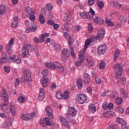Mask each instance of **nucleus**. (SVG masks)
<instances>
[{"label":"nucleus","mask_w":129,"mask_h":129,"mask_svg":"<svg viewBox=\"0 0 129 129\" xmlns=\"http://www.w3.org/2000/svg\"><path fill=\"white\" fill-rule=\"evenodd\" d=\"M38 28V25L37 24H34L31 27H29L25 29V32L26 33H31V32H36Z\"/></svg>","instance_id":"15"},{"label":"nucleus","mask_w":129,"mask_h":129,"mask_svg":"<svg viewBox=\"0 0 129 129\" xmlns=\"http://www.w3.org/2000/svg\"><path fill=\"white\" fill-rule=\"evenodd\" d=\"M108 105V103L107 102H105L102 103V108L104 110H107V105Z\"/></svg>","instance_id":"51"},{"label":"nucleus","mask_w":129,"mask_h":129,"mask_svg":"<svg viewBox=\"0 0 129 129\" xmlns=\"http://www.w3.org/2000/svg\"><path fill=\"white\" fill-rule=\"evenodd\" d=\"M80 16L83 19H88V20H93V17L92 15L89 14V13L86 12H83L81 13H80Z\"/></svg>","instance_id":"14"},{"label":"nucleus","mask_w":129,"mask_h":129,"mask_svg":"<svg viewBox=\"0 0 129 129\" xmlns=\"http://www.w3.org/2000/svg\"><path fill=\"white\" fill-rule=\"evenodd\" d=\"M83 81L85 83H89L90 82V76L88 74L85 73L84 74Z\"/></svg>","instance_id":"20"},{"label":"nucleus","mask_w":129,"mask_h":129,"mask_svg":"<svg viewBox=\"0 0 129 129\" xmlns=\"http://www.w3.org/2000/svg\"><path fill=\"white\" fill-rule=\"evenodd\" d=\"M113 93V98L116 99V97H118V92L117 91H114Z\"/></svg>","instance_id":"56"},{"label":"nucleus","mask_w":129,"mask_h":129,"mask_svg":"<svg viewBox=\"0 0 129 129\" xmlns=\"http://www.w3.org/2000/svg\"><path fill=\"white\" fill-rule=\"evenodd\" d=\"M68 43L69 44V46H72V44H73L74 42V39L70 37V38L68 39Z\"/></svg>","instance_id":"49"},{"label":"nucleus","mask_w":129,"mask_h":129,"mask_svg":"<svg viewBox=\"0 0 129 129\" xmlns=\"http://www.w3.org/2000/svg\"><path fill=\"white\" fill-rule=\"evenodd\" d=\"M18 25H19V18H18V16H15L13 18V21L12 23L11 27L13 28H17Z\"/></svg>","instance_id":"18"},{"label":"nucleus","mask_w":129,"mask_h":129,"mask_svg":"<svg viewBox=\"0 0 129 129\" xmlns=\"http://www.w3.org/2000/svg\"><path fill=\"white\" fill-rule=\"evenodd\" d=\"M43 76H47L49 74V71L48 70H43L41 73Z\"/></svg>","instance_id":"55"},{"label":"nucleus","mask_w":129,"mask_h":129,"mask_svg":"<svg viewBox=\"0 0 129 129\" xmlns=\"http://www.w3.org/2000/svg\"><path fill=\"white\" fill-rule=\"evenodd\" d=\"M98 55H103L107 51V46L106 44L99 45L97 49Z\"/></svg>","instance_id":"5"},{"label":"nucleus","mask_w":129,"mask_h":129,"mask_svg":"<svg viewBox=\"0 0 129 129\" xmlns=\"http://www.w3.org/2000/svg\"><path fill=\"white\" fill-rule=\"evenodd\" d=\"M95 80L97 84H101V79L98 77L95 78Z\"/></svg>","instance_id":"61"},{"label":"nucleus","mask_w":129,"mask_h":129,"mask_svg":"<svg viewBox=\"0 0 129 129\" xmlns=\"http://www.w3.org/2000/svg\"><path fill=\"white\" fill-rule=\"evenodd\" d=\"M78 101L80 104H83L87 100V97L84 94H78Z\"/></svg>","instance_id":"6"},{"label":"nucleus","mask_w":129,"mask_h":129,"mask_svg":"<svg viewBox=\"0 0 129 129\" xmlns=\"http://www.w3.org/2000/svg\"><path fill=\"white\" fill-rule=\"evenodd\" d=\"M39 22L40 24L45 23V17L42 15H40L39 16Z\"/></svg>","instance_id":"35"},{"label":"nucleus","mask_w":129,"mask_h":129,"mask_svg":"<svg viewBox=\"0 0 129 129\" xmlns=\"http://www.w3.org/2000/svg\"><path fill=\"white\" fill-rule=\"evenodd\" d=\"M116 121L117 123H118L119 124H121V126L123 124V122H125V121L123 120L122 118L120 117H117L116 119Z\"/></svg>","instance_id":"34"},{"label":"nucleus","mask_w":129,"mask_h":129,"mask_svg":"<svg viewBox=\"0 0 129 129\" xmlns=\"http://www.w3.org/2000/svg\"><path fill=\"white\" fill-rule=\"evenodd\" d=\"M85 56V52L83 50H81L80 51V53L79 54V58L80 60H82V59H84V57Z\"/></svg>","instance_id":"32"},{"label":"nucleus","mask_w":129,"mask_h":129,"mask_svg":"<svg viewBox=\"0 0 129 129\" xmlns=\"http://www.w3.org/2000/svg\"><path fill=\"white\" fill-rule=\"evenodd\" d=\"M56 97L57 98V99H61V98H63V95H62L61 92L58 91L56 92Z\"/></svg>","instance_id":"43"},{"label":"nucleus","mask_w":129,"mask_h":129,"mask_svg":"<svg viewBox=\"0 0 129 129\" xmlns=\"http://www.w3.org/2000/svg\"><path fill=\"white\" fill-rule=\"evenodd\" d=\"M69 92H68V91H65L62 95V99H67V98H69Z\"/></svg>","instance_id":"37"},{"label":"nucleus","mask_w":129,"mask_h":129,"mask_svg":"<svg viewBox=\"0 0 129 129\" xmlns=\"http://www.w3.org/2000/svg\"><path fill=\"white\" fill-rule=\"evenodd\" d=\"M47 37H49V33H44L39 36V38L41 43H43V42L45 41V38H47Z\"/></svg>","instance_id":"27"},{"label":"nucleus","mask_w":129,"mask_h":129,"mask_svg":"<svg viewBox=\"0 0 129 129\" xmlns=\"http://www.w3.org/2000/svg\"><path fill=\"white\" fill-rule=\"evenodd\" d=\"M83 83L82 82V80L81 79H78L77 81V86L79 89H82L83 88Z\"/></svg>","instance_id":"25"},{"label":"nucleus","mask_w":129,"mask_h":129,"mask_svg":"<svg viewBox=\"0 0 129 129\" xmlns=\"http://www.w3.org/2000/svg\"><path fill=\"white\" fill-rule=\"evenodd\" d=\"M18 101L19 103H24L26 101V98L21 96L18 98Z\"/></svg>","instance_id":"38"},{"label":"nucleus","mask_w":129,"mask_h":129,"mask_svg":"<svg viewBox=\"0 0 129 129\" xmlns=\"http://www.w3.org/2000/svg\"><path fill=\"white\" fill-rule=\"evenodd\" d=\"M32 75L29 70H26L25 71L23 75L21 77V80L22 83H27L28 85L32 84V78H31Z\"/></svg>","instance_id":"2"},{"label":"nucleus","mask_w":129,"mask_h":129,"mask_svg":"<svg viewBox=\"0 0 129 129\" xmlns=\"http://www.w3.org/2000/svg\"><path fill=\"white\" fill-rule=\"evenodd\" d=\"M54 49L57 52L61 51V45L58 43H54Z\"/></svg>","instance_id":"33"},{"label":"nucleus","mask_w":129,"mask_h":129,"mask_svg":"<svg viewBox=\"0 0 129 129\" xmlns=\"http://www.w3.org/2000/svg\"><path fill=\"white\" fill-rule=\"evenodd\" d=\"M45 111L46 112L47 115L51 117L53 114V110L52 108H50L49 106H47L45 108Z\"/></svg>","instance_id":"22"},{"label":"nucleus","mask_w":129,"mask_h":129,"mask_svg":"<svg viewBox=\"0 0 129 129\" xmlns=\"http://www.w3.org/2000/svg\"><path fill=\"white\" fill-rule=\"evenodd\" d=\"M69 114H71L74 116H76V114H77V111H76L75 108L71 107L69 110Z\"/></svg>","instance_id":"23"},{"label":"nucleus","mask_w":129,"mask_h":129,"mask_svg":"<svg viewBox=\"0 0 129 129\" xmlns=\"http://www.w3.org/2000/svg\"><path fill=\"white\" fill-rule=\"evenodd\" d=\"M45 66L49 69H51V70L57 69L59 71H61V72H63L65 70L62 64L58 61H54V63L47 62L45 63Z\"/></svg>","instance_id":"3"},{"label":"nucleus","mask_w":129,"mask_h":129,"mask_svg":"<svg viewBox=\"0 0 129 129\" xmlns=\"http://www.w3.org/2000/svg\"><path fill=\"white\" fill-rule=\"evenodd\" d=\"M105 35V31L103 28L99 30L97 33V40L100 42L103 39V37Z\"/></svg>","instance_id":"8"},{"label":"nucleus","mask_w":129,"mask_h":129,"mask_svg":"<svg viewBox=\"0 0 129 129\" xmlns=\"http://www.w3.org/2000/svg\"><path fill=\"white\" fill-rule=\"evenodd\" d=\"M43 121H44L45 124L47 126H51L52 125V122H51V119L48 117H44L43 118Z\"/></svg>","instance_id":"24"},{"label":"nucleus","mask_w":129,"mask_h":129,"mask_svg":"<svg viewBox=\"0 0 129 129\" xmlns=\"http://www.w3.org/2000/svg\"><path fill=\"white\" fill-rule=\"evenodd\" d=\"M106 25L109 26L110 27H113V22L110 20H106Z\"/></svg>","instance_id":"58"},{"label":"nucleus","mask_w":129,"mask_h":129,"mask_svg":"<svg viewBox=\"0 0 129 129\" xmlns=\"http://www.w3.org/2000/svg\"><path fill=\"white\" fill-rule=\"evenodd\" d=\"M114 71L115 72V77L116 79H119L122 74V66L119 63H116L114 65Z\"/></svg>","instance_id":"4"},{"label":"nucleus","mask_w":129,"mask_h":129,"mask_svg":"<svg viewBox=\"0 0 129 129\" xmlns=\"http://www.w3.org/2000/svg\"><path fill=\"white\" fill-rule=\"evenodd\" d=\"M10 109L12 115H16V109L15 108V106L13 105L10 106Z\"/></svg>","instance_id":"36"},{"label":"nucleus","mask_w":129,"mask_h":129,"mask_svg":"<svg viewBox=\"0 0 129 129\" xmlns=\"http://www.w3.org/2000/svg\"><path fill=\"white\" fill-rule=\"evenodd\" d=\"M28 46L27 45L23 46L22 49V52L24 56H27V55H29V52H30V49L28 48Z\"/></svg>","instance_id":"21"},{"label":"nucleus","mask_w":129,"mask_h":129,"mask_svg":"<svg viewBox=\"0 0 129 129\" xmlns=\"http://www.w3.org/2000/svg\"><path fill=\"white\" fill-rule=\"evenodd\" d=\"M94 42L92 41V40L90 38L89 39H88V42H85V48H86V46H88V45H89V44H90L91 43H93Z\"/></svg>","instance_id":"59"},{"label":"nucleus","mask_w":129,"mask_h":129,"mask_svg":"<svg viewBox=\"0 0 129 129\" xmlns=\"http://www.w3.org/2000/svg\"><path fill=\"white\" fill-rule=\"evenodd\" d=\"M119 82H120L123 85H124L126 83V78L125 77L121 78L119 80Z\"/></svg>","instance_id":"44"},{"label":"nucleus","mask_w":129,"mask_h":129,"mask_svg":"<svg viewBox=\"0 0 129 129\" xmlns=\"http://www.w3.org/2000/svg\"><path fill=\"white\" fill-rule=\"evenodd\" d=\"M69 47L70 50L67 48H64L61 51V58L62 61H63V62L66 61V58H68L70 55L73 59L76 58V54L74 52L73 46L70 45L69 46Z\"/></svg>","instance_id":"1"},{"label":"nucleus","mask_w":129,"mask_h":129,"mask_svg":"<svg viewBox=\"0 0 129 129\" xmlns=\"http://www.w3.org/2000/svg\"><path fill=\"white\" fill-rule=\"evenodd\" d=\"M29 19L32 22H34V21H35V14H34V12L29 14Z\"/></svg>","instance_id":"46"},{"label":"nucleus","mask_w":129,"mask_h":129,"mask_svg":"<svg viewBox=\"0 0 129 129\" xmlns=\"http://www.w3.org/2000/svg\"><path fill=\"white\" fill-rule=\"evenodd\" d=\"M122 129H128L127 127V125H126V122H123L122 125H121Z\"/></svg>","instance_id":"63"},{"label":"nucleus","mask_w":129,"mask_h":129,"mask_svg":"<svg viewBox=\"0 0 129 129\" xmlns=\"http://www.w3.org/2000/svg\"><path fill=\"white\" fill-rule=\"evenodd\" d=\"M3 57L0 58V62L1 63H9L11 60V58L12 56H7V53L5 52L2 53Z\"/></svg>","instance_id":"11"},{"label":"nucleus","mask_w":129,"mask_h":129,"mask_svg":"<svg viewBox=\"0 0 129 129\" xmlns=\"http://www.w3.org/2000/svg\"><path fill=\"white\" fill-rule=\"evenodd\" d=\"M123 111H124V110L123 109V108H122L121 106H119V108H118V112H119V113H123Z\"/></svg>","instance_id":"64"},{"label":"nucleus","mask_w":129,"mask_h":129,"mask_svg":"<svg viewBox=\"0 0 129 129\" xmlns=\"http://www.w3.org/2000/svg\"><path fill=\"white\" fill-rule=\"evenodd\" d=\"M107 108L108 109H109V110H111L112 108H113V104L111 103H110L109 104L108 103Z\"/></svg>","instance_id":"62"},{"label":"nucleus","mask_w":129,"mask_h":129,"mask_svg":"<svg viewBox=\"0 0 129 129\" xmlns=\"http://www.w3.org/2000/svg\"><path fill=\"white\" fill-rule=\"evenodd\" d=\"M121 102H122V99H121V98L118 97L116 98L115 101V103H116V104L119 105V104H121Z\"/></svg>","instance_id":"50"},{"label":"nucleus","mask_w":129,"mask_h":129,"mask_svg":"<svg viewBox=\"0 0 129 129\" xmlns=\"http://www.w3.org/2000/svg\"><path fill=\"white\" fill-rule=\"evenodd\" d=\"M45 8L47 11H51L53 9V6L51 4H47L45 5Z\"/></svg>","instance_id":"45"},{"label":"nucleus","mask_w":129,"mask_h":129,"mask_svg":"<svg viewBox=\"0 0 129 129\" xmlns=\"http://www.w3.org/2000/svg\"><path fill=\"white\" fill-rule=\"evenodd\" d=\"M71 18H72V13L70 12L69 11H68L63 18V21L66 22H70L71 20Z\"/></svg>","instance_id":"17"},{"label":"nucleus","mask_w":129,"mask_h":129,"mask_svg":"<svg viewBox=\"0 0 129 129\" xmlns=\"http://www.w3.org/2000/svg\"><path fill=\"white\" fill-rule=\"evenodd\" d=\"M41 82L43 87H47L49 83L48 76H43L41 79Z\"/></svg>","instance_id":"13"},{"label":"nucleus","mask_w":129,"mask_h":129,"mask_svg":"<svg viewBox=\"0 0 129 129\" xmlns=\"http://www.w3.org/2000/svg\"><path fill=\"white\" fill-rule=\"evenodd\" d=\"M6 11H7V7L6 6L3 5L0 6V15L3 16L6 14Z\"/></svg>","instance_id":"26"},{"label":"nucleus","mask_w":129,"mask_h":129,"mask_svg":"<svg viewBox=\"0 0 129 129\" xmlns=\"http://www.w3.org/2000/svg\"><path fill=\"white\" fill-rule=\"evenodd\" d=\"M21 118L22 120H26V121L30 120V119H31L30 114H25L22 115L21 116Z\"/></svg>","instance_id":"30"},{"label":"nucleus","mask_w":129,"mask_h":129,"mask_svg":"<svg viewBox=\"0 0 129 129\" xmlns=\"http://www.w3.org/2000/svg\"><path fill=\"white\" fill-rule=\"evenodd\" d=\"M4 70L5 72H7V73H10V71H11V68H10V67L8 66H6L4 67Z\"/></svg>","instance_id":"60"},{"label":"nucleus","mask_w":129,"mask_h":129,"mask_svg":"<svg viewBox=\"0 0 129 129\" xmlns=\"http://www.w3.org/2000/svg\"><path fill=\"white\" fill-rule=\"evenodd\" d=\"M119 53L120 51L119 49H116L114 53V58L113 60L114 62H115L116 60L117 59V58H118V56H119Z\"/></svg>","instance_id":"31"},{"label":"nucleus","mask_w":129,"mask_h":129,"mask_svg":"<svg viewBox=\"0 0 129 129\" xmlns=\"http://www.w3.org/2000/svg\"><path fill=\"white\" fill-rule=\"evenodd\" d=\"M94 23L99 24V25H103L104 23L103 19L99 17H96L95 18H94Z\"/></svg>","instance_id":"19"},{"label":"nucleus","mask_w":129,"mask_h":129,"mask_svg":"<svg viewBox=\"0 0 129 129\" xmlns=\"http://www.w3.org/2000/svg\"><path fill=\"white\" fill-rule=\"evenodd\" d=\"M84 61V59H79V60L75 62V65L77 67H79V66H81V64L82 62Z\"/></svg>","instance_id":"42"},{"label":"nucleus","mask_w":129,"mask_h":129,"mask_svg":"<svg viewBox=\"0 0 129 129\" xmlns=\"http://www.w3.org/2000/svg\"><path fill=\"white\" fill-rule=\"evenodd\" d=\"M99 68L100 70H103L105 68V62L104 61H101L99 64Z\"/></svg>","instance_id":"40"},{"label":"nucleus","mask_w":129,"mask_h":129,"mask_svg":"<svg viewBox=\"0 0 129 129\" xmlns=\"http://www.w3.org/2000/svg\"><path fill=\"white\" fill-rule=\"evenodd\" d=\"M45 90L43 88H40L39 90V95L37 98L38 101H42L45 98Z\"/></svg>","instance_id":"16"},{"label":"nucleus","mask_w":129,"mask_h":129,"mask_svg":"<svg viewBox=\"0 0 129 129\" xmlns=\"http://www.w3.org/2000/svg\"><path fill=\"white\" fill-rule=\"evenodd\" d=\"M9 63H16V64H21L22 63V59L19 57V56H17L16 55H13L11 56L10 58V60L9 61Z\"/></svg>","instance_id":"7"},{"label":"nucleus","mask_w":129,"mask_h":129,"mask_svg":"<svg viewBox=\"0 0 129 129\" xmlns=\"http://www.w3.org/2000/svg\"><path fill=\"white\" fill-rule=\"evenodd\" d=\"M109 129H119V127L116 124L110 125H109Z\"/></svg>","instance_id":"53"},{"label":"nucleus","mask_w":129,"mask_h":129,"mask_svg":"<svg viewBox=\"0 0 129 129\" xmlns=\"http://www.w3.org/2000/svg\"><path fill=\"white\" fill-rule=\"evenodd\" d=\"M59 119L62 125H64V126H65V127H67V128H70V123H69V121L67 120V119H66V118L62 116H60Z\"/></svg>","instance_id":"9"},{"label":"nucleus","mask_w":129,"mask_h":129,"mask_svg":"<svg viewBox=\"0 0 129 129\" xmlns=\"http://www.w3.org/2000/svg\"><path fill=\"white\" fill-rule=\"evenodd\" d=\"M97 6L99 9H102L104 7V3L102 1H99L97 3Z\"/></svg>","instance_id":"47"},{"label":"nucleus","mask_w":129,"mask_h":129,"mask_svg":"<svg viewBox=\"0 0 129 129\" xmlns=\"http://www.w3.org/2000/svg\"><path fill=\"white\" fill-rule=\"evenodd\" d=\"M89 110L92 113H94L96 111V107H95V105L93 104H91L89 106Z\"/></svg>","instance_id":"28"},{"label":"nucleus","mask_w":129,"mask_h":129,"mask_svg":"<svg viewBox=\"0 0 129 129\" xmlns=\"http://www.w3.org/2000/svg\"><path fill=\"white\" fill-rule=\"evenodd\" d=\"M14 42H15V40L14 38H12L10 39V41H9V44L6 45V49L9 54H12V46L14 45Z\"/></svg>","instance_id":"10"},{"label":"nucleus","mask_w":129,"mask_h":129,"mask_svg":"<svg viewBox=\"0 0 129 129\" xmlns=\"http://www.w3.org/2000/svg\"><path fill=\"white\" fill-rule=\"evenodd\" d=\"M113 6L114 8H116V9H120L121 4H119V3H118L117 1H114L113 2Z\"/></svg>","instance_id":"41"},{"label":"nucleus","mask_w":129,"mask_h":129,"mask_svg":"<svg viewBox=\"0 0 129 129\" xmlns=\"http://www.w3.org/2000/svg\"><path fill=\"white\" fill-rule=\"evenodd\" d=\"M4 101L3 102V104L1 105V109H4L5 108H7V110H9V97L5 96L4 98Z\"/></svg>","instance_id":"12"},{"label":"nucleus","mask_w":129,"mask_h":129,"mask_svg":"<svg viewBox=\"0 0 129 129\" xmlns=\"http://www.w3.org/2000/svg\"><path fill=\"white\" fill-rule=\"evenodd\" d=\"M25 14L30 15V14H31V12H32V10H31V8L30 7H25Z\"/></svg>","instance_id":"48"},{"label":"nucleus","mask_w":129,"mask_h":129,"mask_svg":"<svg viewBox=\"0 0 129 129\" xmlns=\"http://www.w3.org/2000/svg\"><path fill=\"white\" fill-rule=\"evenodd\" d=\"M120 90L121 92H122L123 97H124L125 98H127L128 95L127 94V92H126V91H125V90H124V89L123 88H121Z\"/></svg>","instance_id":"39"},{"label":"nucleus","mask_w":129,"mask_h":129,"mask_svg":"<svg viewBox=\"0 0 129 129\" xmlns=\"http://www.w3.org/2000/svg\"><path fill=\"white\" fill-rule=\"evenodd\" d=\"M119 20L120 21L123 23V24H125V21L126 20V18H125V17L123 16H120L119 17Z\"/></svg>","instance_id":"54"},{"label":"nucleus","mask_w":129,"mask_h":129,"mask_svg":"<svg viewBox=\"0 0 129 129\" xmlns=\"http://www.w3.org/2000/svg\"><path fill=\"white\" fill-rule=\"evenodd\" d=\"M62 28L63 31L69 32V30H70V24H69V23H64L62 25Z\"/></svg>","instance_id":"29"},{"label":"nucleus","mask_w":129,"mask_h":129,"mask_svg":"<svg viewBox=\"0 0 129 129\" xmlns=\"http://www.w3.org/2000/svg\"><path fill=\"white\" fill-rule=\"evenodd\" d=\"M63 37L66 39V40H68V39H70V35L68 32H64L63 33Z\"/></svg>","instance_id":"52"},{"label":"nucleus","mask_w":129,"mask_h":129,"mask_svg":"<svg viewBox=\"0 0 129 129\" xmlns=\"http://www.w3.org/2000/svg\"><path fill=\"white\" fill-rule=\"evenodd\" d=\"M73 115L70 114H68L66 115V117L68 119L69 121H70L72 119H73Z\"/></svg>","instance_id":"57"}]
</instances>
